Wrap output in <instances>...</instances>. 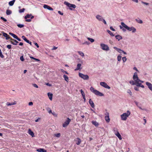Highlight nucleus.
<instances>
[{
	"label": "nucleus",
	"mask_w": 152,
	"mask_h": 152,
	"mask_svg": "<svg viewBox=\"0 0 152 152\" xmlns=\"http://www.w3.org/2000/svg\"><path fill=\"white\" fill-rule=\"evenodd\" d=\"M100 46L102 49L104 50V44L101 43L100 44Z\"/></svg>",
	"instance_id": "c9c22d12"
},
{
	"label": "nucleus",
	"mask_w": 152,
	"mask_h": 152,
	"mask_svg": "<svg viewBox=\"0 0 152 152\" xmlns=\"http://www.w3.org/2000/svg\"><path fill=\"white\" fill-rule=\"evenodd\" d=\"M105 88L110 89V88L106 83H105Z\"/></svg>",
	"instance_id": "c03bdc74"
},
{
	"label": "nucleus",
	"mask_w": 152,
	"mask_h": 152,
	"mask_svg": "<svg viewBox=\"0 0 152 152\" xmlns=\"http://www.w3.org/2000/svg\"><path fill=\"white\" fill-rule=\"evenodd\" d=\"M22 38L24 40V41H26V40L27 39L26 37H25L24 36H22Z\"/></svg>",
	"instance_id": "603ef678"
},
{
	"label": "nucleus",
	"mask_w": 152,
	"mask_h": 152,
	"mask_svg": "<svg viewBox=\"0 0 152 152\" xmlns=\"http://www.w3.org/2000/svg\"><path fill=\"white\" fill-rule=\"evenodd\" d=\"M92 123L95 125L96 126H98L99 125V124L96 121H92Z\"/></svg>",
	"instance_id": "b1692460"
},
{
	"label": "nucleus",
	"mask_w": 152,
	"mask_h": 152,
	"mask_svg": "<svg viewBox=\"0 0 152 152\" xmlns=\"http://www.w3.org/2000/svg\"><path fill=\"white\" fill-rule=\"evenodd\" d=\"M110 29L113 31H115V29L114 28H113L112 26H111L110 27Z\"/></svg>",
	"instance_id": "13d9d810"
},
{
	"label": "nucleus",
	"mask_w": 152,
	"mask_h": 152,
	"mask_svg": "<svg viewBox=\"0 0 152 152\" xmlns=\"http://www.w3.org/2000/svg\"><path fill=\"white\" fill-rule=\"evenodd\" d=\"M35 45L37 47V48H38L39 47V45L37 44V43L36 42H35L34 43Z\"/></svg>",
	"instance_id": "e2e57ef3"
},
{
	"label": "nucleus",
	"mask_w": 152,
	"mask_h": 152,
	"mask_svg": "<svg viewBox=\"0 0 152 152\" xmlns=\"http://www.w3.org/2000/svg\"><path fill=\"white\" fill-rule=\"evenodd\" d=\"M48 95L51 101L52 99L53 94H52L48 93Z\"/></svg>",
	"instance_id": "4be33fe9"
},
{
	"label": "nucleus",
	"mask_w": 152,
	"mask_h": 152,
	"mask_svg": "<svg viewBox=\"0 0 152 152\" xmlns=\"http://www.w3.org/2000/svg\"><path fill=\"white\" fill-rule=\"evenodd\" d=\"M115 38L119 41L122 39V37L119 35H117L115 36Z\"/></svg>",
	"instance_id": "6ab92c4d"
},
{
	"label": "nucleus",
	"mask_w": 152,
	"mask_h": 152,
	"mask_svg": "<svg viewBox=\"0 0 152 152\" xmlns=\"http://www.w3.org/2000/svg\"><path fill=\"white\" fill-rule=\"evenodd\" d=\"M10 41L11 42V43L14 45H16L18 43V42L15 40L10 38Z\"/></svg>",
	"instance_id": "f8f14e48"
},
{
	"label": "nucleus",
	"mask_w": 152,
	"mask_h": 152,
	"mask_svg": "<svg viewBox=\"0 0 152 152\" xmlns=\"http://www.w3.org/2000/svg\"><path fill=\"white\" fill-rule=\"evenodd\" d=\"M79 76L84 80H87L89 79V77L87 75H85L80 73H79Z\"/></svg>",
	"instance_id": "0eeeda50"
},
{
	"label": "nucleus",
	"mask_w": 152,
	"mask_h": 152,
	"mask_svg": "<svg viewBox=\"0 0 152 152\" xmlns=\"http://www.w3.org/2000/svg\"><path fill=\"white\" fill-rule=\"evenodd\" d=\"M133 78L134 82H136V86L138 87H141L142 88H144V86L141 84L143 83V81L140 80L139 79L137 72H135L133 75Z\"/></svg>",
	"instance_id": "f257e3e1"
},
{
	"label": "nucleus",
	"mask_w": 152,
	"mask_h": 152,
	"mask_svg": "<svg viewBox=\"0 0 152 152\" xmlns=\"http://www.w3.org/2000/svg\"><path fill=\"white\" fill-rule=\"evenodd\" d=\"M113 48L115 49L117 51H118L120 53H122L123 50H122L120 49L117 48L115 47H113Z\"/></svg>",
	"instance_id": "aec40b11"
},
{
	"label": "nucleus",
	"mask_w": 152,
	"mask_h": 152,
	"mask_svg": "<svg viewBox=\"0 0 152 152\" xmlns=\"http://www.w3.org/2000/svg\"><path fill=\"white\" fill-rule=\"evenodd\" d=\"M64 4L67 5L70 8L69 9L70 10H72V9L71 8V7L75 8H76V6L75 5L70 4L66 1H65L64 2Z\"/></svg>",
	"instance_id": "423d86ee"
},
{
	"label": "nucleus",
	"mask_w": 152,
	"mask_h": 152,
	"mask_svg": "<svg viewBox=\"0 0 152 152\" xmlns=\"http://www.w3.org/2000/svg\"><path fill=\"white\" fill-rule=\"evenodd\" d=\"M71 121V119L69 118H67L66 120L63 124V127L65 128L69 124Z\"/></svg>",
	"instance_id": "39448f33"
},
{
	"label": "nucleus",
	"mask_w": 152,
	"mask_h": 152,
	"mask_svg": "<svg viewBox=\"0 0 152 152\" xmlns=\"http://www.w3.org/2000/svg\"><path fill=\"white\" fill-rule=\"evenodd\" d=\"M63 77L64 78L65 80H66L67 82H68L69 78L67 75H63Z\"/></svg>",
	"instance_id": "5701e85b"
},
{
	"label": "nucleus",
	"mask_w": 152,
	"mask_h": 152,
	"mask_svg": "<svg viewBox=\"0 0 152 152\" xmlns=\"http://www.w3.org/2000/svg\"><path fill=\"white\" fill-rule=\"evenodd\" d=\"M129 83H130L133 85H136V84H137L136 83V82H134V81H133V80H131V81H130V82H129Z\"/></svg>",
	"instance_id": "c756f323"
},
{
	"label": "nucleus",
	"mask_w": 152,
	"mask_h": 152,
	"mask_svg": "<svg viewBox=\"0 0 152 152\" xmlns=\"http://www.w3.org/2000/svg\"><path fill=\"white\" fill-rule=\"evenodd\" d=\"M25 10V9L24 8H23L22 9H20L19 10V12L20 13H22Z\"/></svg>",
	"instance_id": "a18cd8bd"
},
{
	"label": "nucleus",
	"mask_w": 152,
	"mask_h": 152,
	"mask_svg": "<svg viewBox=\"0 0 152 152\" xmlns=\"http://www.w3.org/2000/svg\"><path fill=\"white\" fill-rule=\"evenodd\" d=\"M12 13V11L9 10H7L6 11V14L7 15H10Z\"/></svg>",
	"instance_id": "cd10ccee"
},
{
	"label": "nucleus",
	"mask_w": 152,
	"mask_h": 152,
	"mask_svg": "<svg viewBox=\"0 0 152 152\" xmlns=\"http://www.w3.org/2000/svg\"><path fill=\"white\" fill-rule=\"evenodd\" d=\"M20 59L22 61H24V59L23 58V56H22L20 57Z\"/></svg>",
	"instance_id": "49530a36"
},
{
	"label": "nucleus",
	"mask_w": 152,
	"mask_h": 152,
	"mask_svg": "<svg viewBox=\"0 0 152 152\" xmlns=\"http://www.w3.org/2000/svg\"><path fill=\"white\" fill-rule=\"evenodd\" d=\"M16 102L15 101L13 102L10 103L9 102H7L6 103V105L7 106H11L13 105H15L16 104Z\"/></svg>",
	"instance_id": "dca6fc26"
},
{
	"label": "nucleus",
	"mask_w": 152,
	"mask_h": 152,
	"mask_svg": "<svg viewBox=\"0 0 152 152\" xmlns=\"http://www.w3.org/2000/svg\"><path fill=\"white\" fill-rule=\"evenodd\" d=\"M54 136L57 137H59L61 136V134L60 133L55 134H54Z\"/></svg>",
	"instance_id": "7c9ffc66"
},
{
	"label": "nucleus",
	"mask_w": 152,
	"mask_h": 152,
	"mask_svg": "<svg viewBox=\"0 0 152 152\" xmlns=\"http://www.w3.org/2000/svg\"><path fill=\"white\" fill-rule=\"evenodd\" d=\"M37 151L38 152H46V150L43 148H39L37 150Z\"/></svg>",
	"instance_id": "f3484780"
},
{
	"label": "nucleus",
	"mask_w": 152,
	"mask_h": 152,
	"mask_svg": "<svg viewBox=\"0 0 152 152\" xmlns=\"http://www.w3.org/2000/svg\"><path fill=\"white\" fill-rule=\"evenodd\" d=\"M15 0H13L12 1L9 2V5L10 6H12L14 4L15 2Z\"/></svg>",
	"instance_id": "a878e982"
},
{
	"label": "nucleus",
	"mask_w": 152,
	"mask_h": 152,
	"mask_svg": "<svg viewBox=\"0 0 152 152\" xmlns=\"http://www.w3.org/2000/svg\"><path fill=\"white\" fill-rule=\"evenodd\" d=\"M96 18L99 20L102 21L104 23V20L103 19L101 16L99 15H97L96 16Z\"/></svg>",
	"instance_id": "4468645a"
},
{
	"label": "nucleus",
	"mask_w": 152,
	"mask_h": 152,
	"mask_svg": "<svg viewBox=\"0 0 152 152\" xmlns=\"http://www.w3.org/2000/svg\"><path fill=\"white\" fill-rule=\"evenodd\" d=\"M135 20L137 23H139L142 24L143 23L142 20L140 19H136Z\"/></svg>",
	"instance_id": "bb28decb"
},
{
	"label": "nucleus",
	"mask_w": 152,
	"mask_h": 152,
	"mask_svg": "<svg viewBox=\"0 0 152 152\" xmlns=\"http://www.w3.org/2000/svg\"><path fill=\"white\" fill-rule=\"evenodd\" d=\"M90 90L92 92L94 93L96 95H98L99 96H104V94H103L99 92L97 90L95 89L94 88L92 87H91L90 88Z\"/></svg>",
	"instance_id": "20e7f679"
},
{
	"label": "nucleus",
	"mask_w": 152,
	"mask_h": 152,
	"mask_svg": "<svg viewBox=\"0 0 152 152\" xmlns=\"http://www.w3.org/2000/svg\"><path fill=\"white\" fill-rule=\"evenodd\" d=\"M115 134L118 137L119 140H121L122 139L121 136L118 131H117V132H115Z\"/></svg>",
	"instance_id": "ddd939ff"
},
{
	"label": "nucleus",
	"mask_w": 152,
	"mask_h": 152,
	"mask_svg": "<svg viewBox=\"0 0 152 152\" xmlns=\"http://www.w3.org/2000/svg\"><path fill=\"white\" fill-rule=\"evenodd\" d=\"M46 85L47 86H51V84H49L48 83H46Z\"/></svg>",
	"instance_id": "0e129e2a"
},
{
	"label": "nucleus",
	"mask_w": 152,
	"mask_h": 152,
	"mask_svg": "<svg viewBox=\"0 0 152 152\" xmlns=\"http://www.w3.org/2000/svg\"><path fill=\"white\" fill-rule=\"evenodd\" d=\"M107 31L111 36H114V35L113 34V33L109 30H107Z\"/></svg>",
	"instance_id": "c85d7f7f"
},
{
	"label": "nucleus",
	"mask_w": 152,
	"mask_h": 152,
	"mask_svg": "<svg viewBox=\"0 0 152 152\" xmlns=\"http://www.w3.org/2000/svg\"><path fill=\"white\" fill-rule=\"evenodd\" d=\"M109 50V47L107 45H105V50Z\"/></svg>",
	"instance_id": "79ce46f5"
},
{
	"label": "nucleus",
	"mask_w": 152,
	"mask_h": 152,
	"mask_svg": "<svg viewBox=\"0 0 152 152\" xmlns=\"http://www.w3.org/2000/svg\"><path fill=\"white\" fill-rule=\"evenodd\" d=\"M127 92L130 94L131 95H132V92L130 90H129L127 91Z\"/></svg>",
	"instance_id": "bf43d9fd"
},
{
	"label": "nucleus",
	"mask_w": 152,
	"mask_h": 152,
	"mask_svg": "<svg viewBox=\"0 0 152 152\" xmlns=\"http://www.w3.org/2000/svg\"><path fill=\"white\" fill-rule=\"evenodd\" d=\"M58 12L59 14H60L61 15H63V13H61V12L60 11H58Z\"/></svg>",
	"instance_id": "774afa93"
},
{
	"label": "nucleus",
	"mask_w": 152,
	"mask_h": 152,
	"mask_svg": "<svg viewBox=\"0 0 152 152\" xmlns=\"http://www.w3.org/2000/svg\"><path fill=\"white\" fill-rule=\"evenodd\" d=\"M133 69H134V70H136V71H137V72H139V71H138V69H137V68H136V67H134L133 68Z\"/></svg>",
	"instance_id": "680f3d73"
},
{
	"label": "nucleus",
	"mask_w": 152,
	"mask_h": 152,
	"mask_svg": "<svg viewBox=\"0 0 152 152\" xmlns=\"http://www.w3.org/2000/svg\"><path fill=\"white\" fill-rule=\"evenodd\" d=\"M40 119H41V118H37V119H36L35 120V121L36 122H37L38 121H39L40 120Z\"/></svg>",
	"instance_id": "3c124183"
},
{
	"label": "nucleus",
	"mask_w": 152,
	"mask_h": 152,
	"mask_svg": "<svg viewBox=\"0 0 152 152\" xmlns=\"http://www.w3.org/2000/svg\"><path fill=\"white\" fill-rule=\"evenodd\" d=\"M121 24L124 27L127 29L129 31H132L133 33L136 32V30L134 27L133 26L129 27L123 22H121Z\"/></svg>",
	"instance_id": "f03ea898"
},
{
	"label": "nucleus",
	"mask_w": 152,
	"mask_h": 152,
	"mask_svg": "<svg viewBox=\"0 0 152 152\" xmlns=\"http://www.w3.org/2000/svg\"><path fill=\"white\" fill-rule=\"evenodd\" d=\"M57 48V47H56L55 46L53 47V48L52 49L53 50H55Z\"/></svg>",
	"instance_id": "052dcab7"
},
{
	"label": "nucleus",
	"mask_w": 152,
	"mask_h": 152,
	"mask_svg": "<svg viewBox=\"0 0 152 152\" xmlns=\"http://www.w3.org/2000/svg\"><path fill=\"white\" fill-rule=\"evenodd\" d=\"M43 7L44 9H47L49 10H53V9L52 7L47 5L44 4L43 6Z\"/></svg>",
	"instance_id": "1a4fd4ad"
},
{
	"label": "nucleus",
	"mask_w": 152,
	"mask_h": 152,
	"mask_svg": "<svg viewBox=\"0 0 152 152\" xmlns=\"http://www.w3.org/2000/svg\"><path fill=\"white\" fill-rule=\"evenodd\" d=\"M33 104V103L32 102H30L28 103V105L29 106H32Z\"/></svg>",
	"instance_id": "4d7b16f0"
},
{
	"label": "nucleus",
	"mask_w": 152,
	"mask_h": 152,
	"mask_svg": "<svg viewBox=\"0 0 152 152\" xmlns=\"http://www.w3.org/2000/svg\"><path fill=\"white\" fill-rule=\"evenodd\" d=\"M0 18L1 19L3 20L4 21L6 22L7 21L6 19H5L4 18L2 17H1Z\"/></svg>",
	"instance_id": "09e8293b"
},
{
	"label": "nucleus",
	"mask_w": 152,
	"mask_h": 152,
	"mask_svg": "<svg viewBox=\"0 0 152 152\" xmlns=\"http://www.w3.org/2000/svg\"><path fill=\"white\" fill-rule=\"evenodd\" d=\"M87 39L89 41H90V42H94V39H92V38H89V37H88L87 38Z\"/></svg>",
	"instance_id": "72a5a7b5"
},
{
	"label": "nucleus",
	"mask_w": 152,
	"mask_h": 152,
	"mask_svg": "<svg viewBox=\"0 0 152 152\" xmlns=\"http://www.w3.org/2000/svg\"><path fill=\"white\" fill-rule=\"evenodd\" d=\"M89 103L90 104L91 106L92 107L94 108V103L92 101L91 99H90L89 100Z\"/></svg>",
	"instance_id": "412c9836"
},
{
	"label": "nucleus",
	"mask_w": 152,
	"mask_h": 152,
	"mask_svg": "<svg viewBox=\"0 0 152 152\" xmlns=\"http://www.w3.org/2000/svg\"><path fill=\"white\" fill-rule=\"evenodd\" d=\"M47 110L48 111V112L49 113H52V110H51L50 109V108H48L47 109Z\"/></svg>",
	"instance_id": "a19ab883"
},
{
	"label": "nucleus",
	"mask_w": 152,
	"mask_h": 152,
	"mask_svg": "<svg viewBox=\"0 0 152 152\" xmlns=\"http://www.w3.org/2000/svg\"><path fill=\"white\" fill-rule=\"evenodd\" d=\"M142 3L144 4H145L146 5H149V3H148L145 2H144L143 1H142Z\"/></svg>",
	"instance_id": "8fccbe9b"
},
{
	"label": "nucleus",
	"mask_w": 152,
	"mask_h": 152,
	"mask_svg": "<svg viewBox=\"0 0 152 152\" xmlns=\"http://www.w3.org/2000/svg\"><path fill=\"white\" fill-rule=\"evenodd\" d=\"M77 142L76 143L77 145H79L81 142V140L79 138H77Z\"/></svg>",
	"instance_id": "393cba45"
},
{
	"label": "nucleus",
	"mask_w": 152,
	"mask_h": 152,
	"mask_svg": "<svg viewBox=\"0 0 152 152\" xmlns=\"http://www.w3.org/2000/svg\"><path fill=\"white\" fill-rule=\"evenodd\" d=\"M17 26L18 27L21 28L24 26V25L23 24H19L17 25Z\"/></svg>",
	"instance_id": "37998d69"
},
{
	"label": "nucleus",
	"mask_w": 152,
	"mask_h": 152,
	"mask_svg": "<svg viewBox=\"0 0 152 152\" xmlns=\"http://www.w3.org/2000/svg\"><path fill=\"white\" fill-rule=\"evenodd\" d=\"M31 14H27L26 15V16L25 17V18L26 19L27 18H29L31 17Z\"/></svg>",
	"instance_id": "f704fd0d"
},
{
	"label": "nucleus",
	"mask_w": 152,
	"mask_h": 152,
	"mask_svg": "<svg viewBox=\"0 0 152 152\" xmlns=\"http://www.w3.org/2000/svg\"><path fill=\"white\" fill-rule=\"evenodd\" d=\"M113 130H114V131L115 132H115H117V131H118V130H117V129H116V128H114L113 129Z\"/></svg>",
	"instance_id": "69168bd1"
},
{
	"label": "nucleus",
	"mask_w": 152,
	"mask_h": 152,
	"mask_svg": "<svg viewBox=\"0 0 152 152\" xmlns=\"http://www.w3.org/2000/svg\"><path fill=\"white\" fill-rule=\"evenodd\" d=\"M134 89L136 90L137 91H139V89L137 87H134Z\"/></svg>",
	"instance_id": "864d4df0"
},
{
	"label": "nucleus",
	"mask_w": 152,
	"mask_h": 152,
	"mask_svg": "<svg viewBox=\"0 0 152 152\" xmlns=\"http://www.w3.org/2000/svg\"><path fill=\"white\" fill-rule=\"evenodd\" d=\"M100 84L101 86L104 87V82H101L100 83Z\"/></svg>",
	"instance_id": "de8ad7c7"
},
{
	"label": "nucleus",
	"mask_w": 152,
	"mask_h": 152,
	"mask_svg": "<svg viewBox=\"0 0 152 152\" xmlns=\"http://www.w3.org/2000/svg\"><path fill=\"white\" fill-rule=\"evenodd\" d=\"M53 115L55 117H57V114L55 112H53L52 113Z\"/></svg>",
	"instance_id": "ea45409f"
},
{
	"label": "nucleus",
	"mask_w": 152,
	"mask_h": 152,
	"mask_svg": "<svg viewBox=\"0 0 152 152\" xmlns=\"http://www.w3.org/2000/svg\"><path fill=\"white\" fill-rule=\"evenodd\" d=\"M146 84L147 86H148V88L150 89L151 90H152V84L148 82H146Z\"/></svg>",
	"instance_id": "9b49d317"
},
{
	"label": "nucleus",
	"mask_w": 152,
	"mask_h": 152,
	"mask_svg": "<svg viewBox=\"0 0 152 152\" xmlns=\"http://www.w3.org/2000/svg\"><path fill=\"white\" fill-rule=\"evenodd\" d=\"M80 92L83 97H84L85 96V93L82 90H80Z\"/></svg>",
	"instance_id": "4c0bfd02"
},
{
	"label": "nucleus",
	"mask_w": 152,
	"mask_h": 152,
	"mask_svg": "<svg viewBox=\"0 0 152 152\" xmlns=\"http://www.w3.org/2000/svg\"><path fill=\"white\" fill-rule=\"evenodd\" d=\"M122 59L123 62H125L126 61V60H127V59L126 57H123L122 58Z\"/></svg>",
	"instance_id": "58836bf2"
},
{
	"label": "nucleus",
	"mask_w": 152,
	"mask_h": 152,
	"mask_svg": "<svg viewBox=\"0 0 152 152\" xmlns=\"http://www.w3.org/2000/svg\"><path fill=\"white\" fill-rule=\"evenodd\" d=\"M130 114V111L129 110H127L126 113H124L121 115V120L123 121H126Z\"/></svg>",
	"instance_id": "7ed1b4c3"
},
{
	"label": "nucleus",
	"mask_w": 152,
	"mask_h": 152,
	"mask_svg": "<svg viewBox=\"0 0 152 152\" xmlns=\"http://www.w3.org/2000/svg\"><path fill=\"white\" fill-rule=\"evenodd\" d=\"M121 56L119 55L117 57V60L118 61H120L121 60Z\"/></svg>",
	"instance_id": "e433bc0d"
},
{
	"label": "nucleus",
	"mask_w": 152,
	"mask_h": 152,
	"mask_svg": "<svg viewBox=\"0 0 152 152\" xmlns=\"http://www.w3.org/2000/svg\"><path fill=\"white\" fill-rule=\"evenodd\" d=\"M81 64H78L77 66V68L75 69V71L81 69L82 68H81Z\"/></svg>",
	"instance_id": "2eb2a0df"
},
{
	"label": "nucleus",
	"mask_w": 152,
	"mask_h": 152,
	"mask_svg": "<svg viewBox=\"0 0 152 152\" xmlns=\"http://www.w3.org/2000/svg\"><path fill=\"white\" fill-rule=\"evenodd\" d=\"M11 45H8L7 46V47L8 48L10 49L11 48Z\"/></svg>",
	"instance_id": "5fc2aeb1"
},
{
	"label": "nucleus",
	"mask_w": 152,
	"mask_h": 152,
	"mask_svg": "<svg viewBox=\"0 0 152 152\" xmlns=\"http://www.w3.org/2000/svg\"><path fill=\"white\" fill-rule=\"evenodd\" d=\"M105 115H106V116H105V121L107 123H108L110 122V121L109 113L107 112L106 113H105Z\"/></svg>",
	"instance_id": "6e6552de"
},
{
	"label": "nucleus",
	"mask_w": 152,
	"mask_h": 152,
	"mask_svg": "<svg viewBox=\"0 0 152 152\" xmlns=\"http://www.w3.org/2000/svg\"><path fill=\"white\" fill-rule=\"evenodd\" d=\"M78 53H79V54L81 56L83 57L84 56V54L83 52L79 51L78 52Z\"/></svg>",
	"instance_id": "473e14b6"
},
{
	"label": "nucleus",
	"mask_w": 152,
	"mask_h": 152,
	"mask_svg": "<svg viewBox=\"0 0 152 152\" xmlns=\"http://www.w3.org/2000/svg\"><path fill=\"white\" fill-rule=\"evenodd\" d=\"M28 134L31 136L32 137H34V132L31 131V129H28Z\"/></svg>",
	"instance_id": "9d476101"
},
{
	"label": "nucleus",
	"mask_w": 152,
	"mask_h": 152,
	"mask_svg": "<svg viewBox=\"0 0 152 152\" xmlns=\"http://www.w3.org/2000/svg\"><path fill=\"white\" fill-rule=\"evenodd\" d=\"M9 34L12 36L14 38L16 39V38L17 37V36L16 35L10 32L9 33Z\"/></svg>",
	"instance_id": "2f4dec72"
},
{
	"label": "nucleus",
	"mask_w": 152,
	"mask_h": 152,
	"mask_svg": "<svg viewBox=\"0 0 152 152\" xmlns=\"http://www.w3.org/2000/svg\"><path fill=\"white\" fill-rule=\"evenodd\" d=\"M3 36L6 37V39H10L9 36L7 34L4 32L3 33Z\"/></svg>",
	"instance_id": "a211bd4d"
},
{
	"label": "nucleus",
	"mask_w": 152,
	"mask_h": 152,
	"mask_svg": "<svg viewBox=\"0 0 152 152\" xmlns=\"http://www.w3.org/2000/svg\"><path fill=\"white\" fill-rule=\"evenodd\" d=\"M33 86L34 87H35V88H38V86L37 84H33Z\"/></svg>",
	"instance_id": "6e6d98bb"
},
{
	"label": "nucleus",
	"mask_w": 152,
	"mask_h": 152,
	"mask_svg": "<svg viewBox=\"0 0 152 152\" xmlns=\"http://www.w3.org/2000/svg\"><path fill=\"white\" fill-rule=\"evenodd\" d=\"M26 21L28 22H30L31 21V20L30 19H26Z\"/></svg>",
	"instance_id": "338daca9"
}]
</instances>
